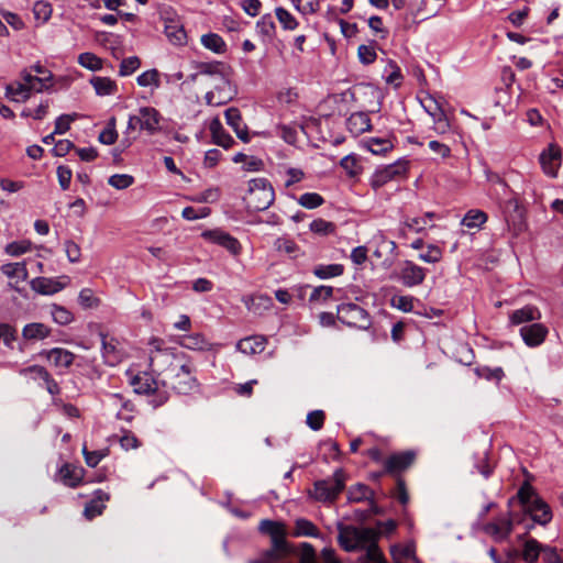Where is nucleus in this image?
Masks as SVG:
<instances>
[{
	"instance_id": "1",
	"label": "nucleus",
	"mask_w": 563,
	"mask_h": 563,
	"mask_svg": "<svg viewBox=\"0 0 563 563\" xmlns=\"http://www.w3.org/2000/svg\"><path fill=\"white\" fill-rule=\"evenodd\" d=\"M338 530V542L343 550H365L358 563H387L377 545L379 533L375 529L339 523Z\"/></svg>"
},
{
	"instance_id": "2",
	"label": "nucleus",
	"mask_w": 563,
	"mask_h": 563,
	"mask_svg": "<svg viewBox=\"0 0 563 563\" xmlns=\"http://www.w3.org/2000/svg\"><path fill=\"white\" fill-rule=\"evenodd\" d=\"M162 373H165L163 385H168L177 394L189 395L199 388L194 364L183 362L167 350H162Z\"/></svg>"
},
{
	"instance_id": "3",
	"label": "nucleus",
	"mask_w": 563,
	"mask_h": 563,
	"mask_svg": "<svg viewBox=\"0 0 563 563\" xmlns=\"http://www.w3.org/2000/svg\"><path fill=\"white\" fill-rule=\"evenodd\" d=\"M275 199L273 186L266 178H254L249 183L247 195L244 197L246 207L253 211L269 208Z\"/></svg>"
},
{
	"instance_id": "4",
	"label": "nucleus",
	"mask_w": 563,
	"mask_h": 563,
	"mask_svg": "<svg viewBox=\"0 0 563 563\" xmlns=\"http://www.w3.org/2000/svg\"><path fill=\"white\" fill-rule=\"evenodd\" d=\"M345 472L342 468H338L331 477L316 481L310 495L320 503H334L345 488Z\"/></svg>"
},
{
	"instance_id": "5",
	"label": "nucleus",
	"mask_w": 563,
	"mask_h": 563,
	"mask_svg": "<svg viewBox=\"0 0 563 563\" xmlns=\"http://www.w3.org/2000/svg\"><path fill=\"white\" fill-rule=\"evenodd\" d=\"M336 317L342 323L358 329H368L371 318L368 312L356 303H342L338 306Z\"/></svg>"
},
{
	"instance_id": "6",
	"label": "nucleus",
	"mask_w": 563,
	"mask_h": 563,
	"mask_svg": "<svg viewBox=\"0 0 563 563\" xmlns=\"http://www.w3.org/2000/svg\"><path fill=\"white\" fill-rule=\"evenodd\" d=\"M408 161L399 159L393 164L377 168L371 177V186L374 189H378L388 181L405 177L408 172Z\"/></svg>"
},
{
	"instance_id": "7",
	"label": "nucleus",
	"mask_w": 563,
	"mask_h": 563,
	"mask_svg": "<svg viewBox=\"0 0 563 563\" xmlns=\"http://www.w3.org/2000/svg\"><path fill=\"white\" fill-rule=\"evenodd\" d=\"M515 517L511 512L499 516L494 521L486 523L483 531L494 541L503 542L509 538L514 529Z\"/></svg>"
},
{
	"instance_id": "8",
	"label": "nucleus",
	"mask_w": 563,
	"mask_h": 563,
	"mask_svg": "<svg viewBox=\"0 0 563 563\" xmlns=\"http://www.w3.org/2000/svg\"><path fill=\"white\" fill-rule=\"evenodd\" d=\"M519 333L527 346L537 347L545 341L549 330L544 324L536 321L533 323L522 325Z\"/></svg>"
},
{
	"instance_id": "9",
	"label": "nucleus",
	"mask_w": 563,
	"mask_h": 563,
	"mask_svg": "<svg viewBox=\"0 0 563 563\" xmlns=\"http://www.w3.org/2000/svg\"><path fill=\"white\" fill-rule=\"evenodd\" d=\"M427 272L423 267L412 261H405L399 272V280L406 287L421 285L426 279Z\"/></svg>"
},
{
	"instance_id": "10",
	"label": "nucleus",
	"mask_w": 563,
	"mask_h": 563,
	"mask_svg": "<svg viewBox=\"0 0 563 563\" xmlns=\"http://www.w3.org/2000/svg\"><path fill=\"white\" fill-rule=\"evenodd\" d=\"M505 221L509 229L519 233L525 229L523 209L516 198L507 200L504 209Z\"/></svg>"
},
{
	"instance_id": "11",
	"label": "nucleus",
	"mask_w": 563,
	"mask_h": 563,
	"mask_svg": "<svg viewBox=\"0 0 563 563\" xmlns=\"http://www.w3.org/2000/svg\"><path fill=\"white\" fill-rule=\"evenodd\" d=\"M422 106L432 118L435 131L439 133H445L450 129V123L442 104L433 97H428L422 102Z\"/></svg>"
},
{
	"instance_id": "12",
	"label": "nucleus",
	"mask_w": 563,
	"mask_h": 563,
	"mask_svg": "<svg viewBox=\"0 0 563 563\" xmlns=\"http://www.w3.org/2000/svg\"><path fill=\"white\" fill-rule=\"evenodd\" d=\"M202 236L228 250L232 255H238L241 252V244L239 240L222 230L205 231Z\"/></svg>"
},
{
	"instance_id": "13",
	"label": "nucleus",
	"mask_w": 563,
	"mask_h": 563,
	"mask_svg": "<svg viewBox=\"0 0 563 563\" xmlns=\"http://www.w3.org/2000/svg\"><path fill=\"white\" fill-rule=\"evenodd\" d=\"M561 161V150L554 144H550L548 150L543 151L540 155V164L542 169L547 175L551 177H555L558 175Z\"/></svg>"
},
{
	"instance_id": "14",
	"label": "nucleus",
	"mask_w": 563,
	"mask_h": 563,
	"mask_svg": "<svg viewBox=\"0 0 563 563\" xmlns=\"http://www.w3.org/2000/svg\"><path fill=\"white\" fill-rule=\"evenodd\" d=\"M134 391L139 395H151L158 390V382L148 372H141L130 379Z\"/></svg>"
},
{
	"instance_id": "15",
	"label": "nucleus",
	"mask_w": 563,
	"mask_h": 563,
	"mask_svg": "<svg viewBox=\"0 0 563 563\" xmlns=\"http://www.w3.org/2000/svg\"><path fill=\"white\" fill-rule=\"evenodd\" d=\"M299 563H340L332 548H324L320 553V562L317 561L316 551L309 543L302 544Z\"/></svg>"
},
{
	"instance_id": "16",
	"label": "nucleus",
	"mask_w": 563,
	"mask_h": 563,
	"mask_svg": "<svg viewBox=\"0 0 563 563\" xmlns=\"http://www.w3.org/2000/svg\"><path fill=\"white\" fill-rule=\"evenodd\" d=\"M416 454L412 451H406L390 455L384 461V467L387 473H398L408 468L415 461Z\"/></svg>"
},
{
	"instance_id": "17",
	"label": "nucleus",
	"mask_w": 563,
	"mask_h": 563,
	"mask_svg": "<svg viewBox=\"0 0 563 563\" xmlns=\"http://www.w3.org/2000/svg\"><path fill=\"white\" fill-rule=\"evenodd\" d=\"M85 475V470L81 466H76L71 463H65L58 470L59 481L68 487L75 488L80 485Z\"/></svg>"
},
{
	"instance_id": "18",
	"label": "nucleus",
	"mask_w": 563,
	"mask_h": 563,
	"mask_svg": "<svg viewBox=\"0 0 563 563\" xmlns=\"http://www.w3.org/2000/svg\"><path fill=\"white\" fill-rule=\"evenodd\" d=\"M526 512L531 516L534 522L541 526L548 525L553 517L550 506L541 497H536Z\"/></svg>"
},
{
	"instance_id": "19",
	"label": "nucleus",
	"mask_w": 563,
	"mask_h": 563,
	"mask_svg": "<svg viewBox=\"0 0 563 563\" xmlns=\"http://www.w3.org/2000/svg\"><path fill=\"white\" fill-rule=\"evenodd\" d=\"M196 69H198V74L218 77L221 81L222 89H225L227 82L230 81L229 78H227L229 67L222 62H202L197 64Z\"/></svg>"
},
{
	"instance_id": "20",
	"label": "nucleus",
	"mask_w": 563,
	"mask_h": 563,
	"mask_svg": "<svg viewBox=\"0 0 563 563\" xmlns=\"http://www.w3.org/2000/svg\"><path fill=\"white\" fill-rule=\"evenodd\" d=\"M541 318L540 310L531 305H527L520 309L514 310L509 314V321L512 325H519L525 323H533Z\"/></svg>"
},
{
	"instance_id": "21",
	"label": "nucleus",
	"mask_w": 563,
	"mask_h": 563,
	"mask_svg": "<svg viewBox=\"0 0 563 563\" xmlns=\"http://www.w3.org/2000/svg\"><path fill=\"white\" fill-rule=\"evenodd\" d=\"M140 119L142 121V130L150 135L155 134L159 130L161 114L153 107H142L139 109Z\"/></svg>"
},
{
	"instance_id": "22",
	"label": "nucleus",
	"mask_w": 563,
	"mask_h": 563,
	"mask_svg": "<svg viewBox=\"0 0 563 563\" xmlns=\"http://www.w3.org/2000/svg\"><path fill=\"white\" fill-rule=\"evenodd\" d=\"M224 114L227 123L234 130L238 137L245 143L249 142L250 136L247 133V128L242 122V115L240 110L238 108L232 107L227 109Z\"/></svg>"
},
{
	"instance_id": "23",
	"label": "nucleus",
	"mask_w": 563,
	"mask_h": 563,
	"mask_svg": "<svg viewBox=\"0 0 563 563\" xmlns=\"http://www.w3.org/2000/svg\"><path fill=\"white\" fill-rule=\"evenodd\" d=\"M266 339L263 335H252L240 340L236 349L247 355L260 354L265 350Z\"/></svg>"
},
{
	"instance_id": "24",
	"label": "nucleus",
	"mask_w": 563,
	"mask_h": 563,
	"mask_svg": "<svg viewBox=\"0 0 563 563\" xmlns=\"http://www.w3.org/2000/svg\"><path fill=\"white\" fill-rule=\"evenodd\" d=\"M371 119L365 112L352 113L346 120L347 130L355 136L371 130Z\"/></svg>"
},
{
	"instance_id": "25",
	"label": "nucleus",
	"mask_w": 563,
	"mask_h": 563,
	"mask_svg": "<svg viewBox=\"0 0 563 563\" xmlns=\"http://www.w3.org/2000/svg\"><path fill=\"white\" fill-rule=\"evenodd\" d=\"M51 333V328L41 322L27 323L22 329V336L26 341H41L48 338Z\"/></svg>"
},
{
	"instance_id": "26",
	"label": "nucleus",
	"mask_w": 563,
	"mask_h": 563,
	"mask_svg": "<svg viewBox=\"0 0 563 563\" xmlns=\"http://www.w3.org/2000/svg\"><path fill=\"white\" fill-rule=\"evenodd\" d=\"M234 89L230 81L227 82L225 89H222V85L218 86L216 90L208 91L205 96L206 102L209 106H220L232 99Z\"/></svg>"
},
{
	"instance_id": "27",
	"label": "nucleus",
	"mask_w": 563,
	"mask_h": 563,
	"mask_svg": "<svg viewBox=\"0 0 563 563\" xmlns=\"http://www.w3.org/2000/svg\"><path fill=\"white\" fill-rule=\"evenodd\" d=\"M48 361H52L56 367H69L75 358L74 353L62 347H54L48 351H43Z\"/></svg>"
},
{
	"instance_id": "28",
	"label": "nucleus",
	"mask_w": 563,
	"mask_h": 563,
	"mask_svg": "<svg viewBox=\"0 0 563 563\" xmlns=\"http://www.w3.org/2000/svg\"><path fill=\"white\" fill-rule=\"evenodd\" d=\"M31 284L32 288L42 295H53L60 291L65 287V284L46 277H37L33 279Z\"/></svg>"
},
{
	"instance_id": "29",
	"label": "nucleus",
	"mask_w": 563,
	"mask_h": 563,
	"mask_svg": "<svg viewBox=\"0 0 563 563\" xmlns=\"http://www.w3.org/2000/svg\"><path fill=\"white\" fill-rule=\"evenodd\" d=\"M373 496H374L373 490L367 485L361 484V483L350 487V489L347 492L349 501L360 503L363 500H369L373 510L375 512H377L376 506L374 505V501H373Z\"/></svg>"
},
{
	"instance_id": "30",
	"label": "nucleus",
	"mask_w": 563,
	"mask_h": 563,
	"mask_svg": "<svg viewBox=\"0 0 563 563\" xmlns=\"http://www.w3.org/2000/svg\"><path fill=\"white\" fill-rule=\"evenodd\" d=\"M109 499V495L102 490H97L96 496L85 507L84 515L87 519H92L102 514L104 501Z\"/></svg>"
},
{
	"instance_id": "31",
	"label": "nucleus",
	"mask_w": 563,
	"mask_h": 563,
	"mask_svg": "<svg viewBox=\"0 0 563 563\" xmlns=\"http://www.w3.org/2000/svg\"><path fill=\"white\" fill-rule=\"evenodd\" d=\"M102 338V356L104 362L111 366L115 365L121 360V354L117 349L118 342L111 338L108 340L107 335L101 334Z\"/></svg>"
},
{
	"instance_id": "32",
	"label": "nucleus",
	"mask_w": 563,
	"mask_h": 563,
	"mask_svg": "<svg viewBox=\"0 0 563 563\" xmlns=\"http://www.w3.org/2000/svg\"><path fill=\"white\" fill-rule=\"evenodd\" d=\"M21 78L29 91V97H31L33 91L42 92L44 89H47L51 86V84L46 82V78H38L37 76H33L31 71L26 69L21 71Z\"/></svg>"
},
{
	"instance_id": "33",
	"label": "nucleus",
	"mask_w": 563,
	"mask_h": 563,
	"mask_svg": "<svg viewBox=\"0 0 563 563\" xmlns=\"http://www.w3.org/2000/svg\"><path fill=\"white\" fill-rule=\"evenodd\" d=\"M96 93L98 96H111L117 91V84L109 77L95 76L90 79Z\"/></svg>"
},
{
	"instance_id": "34",
	"label": "nucleus",
	"mask_w": 563,
	"mask_h": 563,
	"mask_svg": "<svg viewBox=\"0 0 563 563\" xmlns=\"http://www.w3.org/2000/svg\"><path fill=\"white\" fill-rule=\"evenodd\" d=\"M544 545L533 538L526 540L522 550V559L527 563L537 562L540 554H542Z\"/></svg>"
},
{
	"instance_id": "35",
	"label": "nucleus",
	"mask_w": 563,
	"mask_h": 563,
	"mask_svg": "<svg viewBox=\"0 0 563 563\" xmlns=\"http://www.w3.org/2000/svg\"><path fill=\"white\" fill-rule=\"evenodd\" d=\"M210 130L212 132V137L216 144L224 148H229L234 143L232 136L222 129L219 120L216 119L211 122Z\"/></svg>"
},
{
	"instance_id": "36",
	"label": "nucleus",
	"mask_w": 563,
	"mask_h": 563,
	"mask_svg": "<svg viewBox=\"0 0 563 563\" xmlns=\"http://www.w3.org/2000/svg\"><path fill=\"white\" fill-rule=\"evenodd\" d=\"M5 97L14 102H24L30 98L23 80L8 85L5 87Z\"/></svg>"
},
{
	"instance_id": "37",
	"label": "nucleus",
	"mask_w": 563,
	"mask_h": 563,
	"mask_svg": "<svg viewBox=\"0 0 563 563\" xmlns=\"http://www.w3.org/2000/svg\"><path fill=\"white\" fill-rule=\"evenodd\" d=\"M256 31L258 35L263 37L264 41H272L275 31L276 25L274 23V20L271 14H264L256 23Z\"/></svg>"
},
{
	"instance_id": "38",
	"label": "nucleus",
	"mask_w": 563,
	"mask_h": 563,
	"mask_svg": "<svg viewBox=\"0 0 563 563\" xmlns=\"http://www.w3.org/2000/svg\"><path fill=\"white\" fill-rule=\"evenodd\" d=\"M487 214L478 209H472L462 219V225L468 229H479L486 221Z\"/></svg>"
},
{
	"instance_id": "39",
	"label": "nucleus",
	"mask_w": 563,
	"mask_h": 563,
	"mask_svg": "<svg viewBox=\"0 0 563 563\" xmlns=\"http://www.w3.org/2000/svg\"><path fill=\"white\" fill-rule=\"evenodd\" d=\"M364 145L375 155L385 154L394 146L391 141L385 137H371L365 141Z\"/></svg>"
},
{
	"instance_id": "40",
	"label": "nucleus",
	"mask_w": 563,
	"mask_h": 563,
	"mask_svg": "<svg viewBox=\"0 0 563 563\" xmlns=\"http://www.w3.org/2000/svg\"><path fill=\"white\" fill-rule=\"evenodd\" d=\"M271 538L273 548L266 553L269 560H273L277 553H287L289 551L285 529Z\"/></svg>"
},
{
	"instance_id": "41",
	"label": "nucleus",
	"mask_w": 563,
	"mask_h": 563,
	"mask_svg": "<svg viewBox=\"0 0 563 563\" xmlns=\"http://www.w3.org/2000/svg\"><path fill=\"white\" fill-rule=\"evenodd\" d=\"M201 43L202 45L217 53V54H221V53H224L225 52V42L223 41V38L216 34V33H209V34H205L202 35L201 37Z\"/></svg>"
},
{
	"instance_id": "42",
	"label": "nucleus",
	"mask_w": 563,
	"mask_h": 563,
	"mask_svg": "<svg viewBox=\"0 0 563 563\" xmlns=\"http://www.w3.org/2000/svg\"><path fill=\"white\" fill-rule=\"evenodd\" d=\"M180 345L189 350H206L209 343L201 333H192L184 335Z\"/></svg>"
},
{
	"instance_id": "43",
	"label": "nucleus",
	"mask_w": 563,
	"mask_h": 563,
	"mask_svg": "<svg viewBox=\"0 0 563 563\" xmlns=\"http://www.w3.org/2000/svg\"><path fill=\"white\" fill-rule=\"evenodd\" d=\"M296 537L305 536V537H319L318 528L308 519L299 518L295 522V533Z\"/></svg>"
},
{
	"instance_id": "44",
	"label": "nucleus",
	"mask_w": 563,
	"mask_h": 563,
	"mask_svg": "<svg viewBox=\"0 0 563 563\" xmlns=\"http://www.w3.org/2000/svg\"><path fill=\"white\" fill-rule=\"evenodd\" d=\"M165 34L173 44L183 45L186 43V32L178 23L166 24Z\"/></svg>"
},
{
	"instance_id": "45",
	"label": "nucleus",
	"mask_w": 563,
	"mask_h": 563,
	"mask_svg": "<svg viewBox=\"0 0 563 563\" xmlns=\"http://www.w3.org/2000/svg\"><path fill=\"white\" fill-rule=\"evenodd\" d=\"M78 64L92 71L100 70L103 66L102 59L89 52L81 53L78 56Z\"/></svg>"
},
{
	"instance_id": "46",
	"label": "nucleus",
	"mask_w": 563,
	"mask_h": 563,
	"mask_svg": "<svg viewBox=\"0 0 563 563\" xmlns=\"http://www.w3.org/2000/svg\"><path fill=\"white\" fill-rule=\"evenodd\" d=\"M1 272L9 278H27V269L24 263H8L1 266Z\"/></svg>"
},
{
	"instance_id": "47",
	"label": "nucleus",
	"mask_w": 563,
	"mask_h": 563,
	"mask_svg": "<svg viewBox=\"0 0 563 563\" xmlns=\"http://www.w3.org/2000/svg\"><path fill=\"white\" fill-rule=\"evenodd\" d=\"M313 273L320 279H327L342 275L343 266L341 264L319 265Z\"/></svg>"
},
{
	"instance_id": "48",
	"label": "nucleus",
	"mask_w": 563,
	"mask_h": 563,
	"mask_svg": "<svg viewBox=\"0 0 563 563\" xmlns=\"http://www.w3.org/2000/svg\"><path fill=\"white\" fill-rule=\"evenodd\" d=\"M536 497H539L534 488L529 482H525L517 493V498L521 505L525 506V510H528V506L533 501Z\"/></svg>"
},
{
	"instance_id": "49",
	"label": "nucleus",
	"mask_w": 563,
	"mask_h": 563,
	"mask_svg": "<svg viewBox=\"0 0 563 563\" xmlns=\"http://www.w3.org/2000/svg\"><path fill=\"white\" fill-rule=\"evenodd\" d=\"M140 129L142 130V121L140 119V114H132L129 117V120H128V126H126V130L124 132V137L123 140L121 141V143L125 146V147H129L132 142L135 140V136H131V134L136 130V129Z\"/></svg>"
},
{
	"instance_id": "50",
	"label": "nucleus",
	"mask_w": 563,
	"mask_h": 563,
	"mask_svg": "<svg viewBox=\"0 0 563 563\" xmlns=\"http://www.w3.org/2000/svg\"><path fill=\"white\" fill-rule=\"evenodd\" d=\"M275 14L283 29L294 31L298 26L296 18L286 9L278 7L275 9Z\"/></svg>"
},
{
	"instance_id": "51",
	"label": "nucleus",
	"mask_w": 563,
	"mask_h": 563,
	"mask_svg": "<svg viewBox=\"0 0 563 563\" xmlns=\"http://www.w3.org/2000/svg\"><path fill=\"white\" fill-rule=\"evenodd\" d=\"M309 229L314 234L327 236L334 233L335 224L324 219H316L310 223Z\"/></svg>"
},
{
	"instance_id": "52",
	"label": "nucleus",
	"mask_w": 563,
	"mask_h": 563,
	"mask_svg": "<svg viewBox=\"0 0 563 563\" xmlns=\"http://www.w3.org/2000/svg\"><path fill=\"white\" fill-rule=\"evenodd\" d=\"M51 314L53 320L60 324V325H67L74 320L73 313L65 307L53 305Z\"/></svg>"
},
{
	"instance_id": "53",
	"label": "nucleus",
	"mask_w": 563,
	"mask_h": 563,
	"mask_svg": "<svg viewBox=\"0 0 563 563\" xmlns=\"http://www.w3.org/2000/svg\"><path fill=\"white\" fill-rule=\"evenodd\" d=\"M323 202V197L317 192H305L298 199V203L307 209L318 208Z\"/></svg>"
},
{
	"instance_id": "54",
	"label": "nucleus",
	"mask_w": 563,
	"mask_h": 563,
	"mask_svg": "<svg viewBox=\"0 0 563 563\" xmlns=\"http://www.w3.org/2000/svg\"><path fill=\"white\" fill-rule=\"evenodd\" d=\"M413 301L412 296L395 295L390 299V305L402 312H410L413 309Z\"/></svg>"
},
{
	"instance_id": "55",
	"label": "nucleus",
	"mask_w": 563,
	"mask_h": 563,
	"mask_svg": "<svg viewBox=\"0 0 563 563\" xmlns=\"http://www.w3.org/2000/svg\"><path fill=\"white\" fill-rule=\"evenodd\" d=\"M475 373L478 377L484 378L486 380H495L500 382L504 377V371L501 367L490 368L487 366L478 367L475 369Z\"/></svg>"
},
{
	"instance_id": "56",
	"label": "nucleus",
	"mask_w": 563,
	"mask_h": 563,
	"mask_svg": "<svg viewBox=\"0 0 563 563\" xmlns=\"http://www.w3.org/2000/svg\"><path fill=\"white\" fill-rule=\"evenodd\" d=\"M333 287L321 285L313 288L310 294L309 301L310 302H324L333 296Z\"/></svg>"
},
{
	"instance_id": "57",
	"label": "nucleus",
	"mask_w": 563,
	"mask_h": 563,
	"mask_svg": "<svg viewBox=\"0 0 563 563\" xmlns=\"http://www.w3.org/2000/svg\"><path fill=\"white\" fill-rule=\"evenodd\" d=\"M52 5L45 1H36L33 7V13L36 20L42 23L49 20L52 15Z\"/></svg>"
},
{
	"instance_id": "58",
	"label": "nucleus",
	"mask_w": 563,
	"mask_h": 563,
	"mask_svg": "<svg viewBox=\"0 0 563 563\" xmlns=\"http://www.w3.org/2000/svg\"><path fill=\"white\" fill-rule=\"evenodd\" d=\"M0 340L3 341L7 347L12 349L16 340L15 328L9 323H0Z\"/></svg>"
},
{
	"instance_id": "59",
	"label": "nucleus",
	"mask_w": 563,
	"mask_h": 563,
	"mask_svg": "<svg viewBox=\"0 0 563 563\" xmlns=\"http://www.w3.org/2000/svg\"><path fill=\"white\" fill-rule=\"evenodd\" d=\"M77 113L62 114L55 121L53 134H65L70 129V123L77 119Z\"/></svg>"
},
{
	"instance_id": "60",
	"label": "nucleus",
	"mask_w": 563,
	"mask_h": 563,
	"mask_svg": "<svg viewBox=\"0 0 563 563\" xmlns=\"http://www.w3.org/2000/svg\"><path fill=\"white\" fill-rule=\"evenodd\" d=\"M136 81H137V85L141 87H148L152 85L158 87L159 86L158 71L156 69L146 70L137 76Z\"/></svg>"
},
{
	"instance_id": "61",
	"label": "nucleus",
	"mask_w": 563,
	"mask_h": 563,
	"mask_svg": "<svg viewBox=\"0 0 563 563\" xmlns=\"http://www.w3.org/2000/svg\"><path fill=\"white\" fill-rule=\"evenodd\" d=\"M108 183L113 188L122 190L130 187L134 183V178L128 174H115L110 176Z\"/></svg>"
},
{
	"instance_id": "62",
	"label": "nucleus",
	"mask_w": 563,
	"mask_h": 563,
	"mask_svg": "<svg viewBox=\"0 0 563 563\" xmlns=\"http://www.w3.org/2000/svg\"><path fill=\"white\" fill-rule=\"evenodd\" d=\"M275 247L278 252L286 253L290 256H296L299 250L298 245L292 240L287 238H278L275 241Z\"/></svg>"
},
{
	"instance_id": "63",
	"label": "nucleus",
	"mask_w": 563,
	"mask_h": 563,
	"mask_svg": "<svg viewBox=\"0 0 563 563\" xmlns=\"http://www.w3.org/2000/svg\"><path fill=\"white\" fill-rule=\"evenodd\" d=\"M141 65V60L136 56H131L124 58L120 64L119 75L120 76H130L133 74Z\"/></svg>"
},
{
	"instance_id": "64",
	"label": "nucleus",
	"mask_w": 563,
	"mask_h": 563,
	"mask_svg": "<svg viewBox=\"0 0 563 563\" xmlns=\"http://www.w3.org/2000/svg\"><path fill=\"white\" fill-rule=\"evenodd\" d=\"M442 258V251L439 246L434 244H430L427 247V252L419 254V260L426 262L435 264L439 263Z\"/></svg>"
}]
</instances>
